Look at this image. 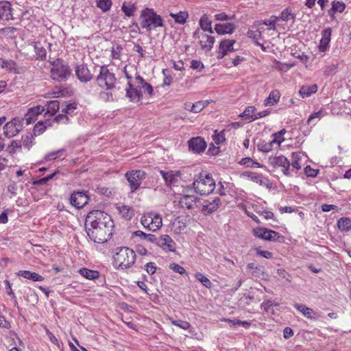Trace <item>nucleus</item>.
Masks as SVG:
<instances>
[{"mask_svg":"<svg viewBox=\"0 0 351 351\" xmlns=\"http://www.w3.org/2000/svg\"><path fill=\"white\" fill-rule=\"evenodd\" d=\"M139 19L141 27L149 33L157 27L164 26V22L161 16L151 8H147L143 10Z\"/></svg>","mask_w":351,"mask_h":351,"instance_id":"obj_1","label":"nucleus"},{"mask_svg":"<svg viewBox=\"0 0 351 351\" xmlns=\"http://www.w3.org/2000/svg\"><path fill=\"white\" fill-rule=\"evenodd\" d=\"M114 222L111 224L106 223V226L98 225L95 227L86 229L89 238L95 243H104L110 239L113 234Z\"/></svg>","mask_w":351,"mask_h":351,"instance_id":"obj_2","label":"nucleus"},{"mask_svg":"<svg viewBox=\"0 0 351 351\" xmlns=\"http://www.w3.org/2000/svg\"><path fill=\"white\" fill-rule=\"evenodd\" d=\"M193 188L195 191L201 195H209L215 188V182L211 175L203 171L199 173L194 180Z\"/></svg>","mask_w":351,"mask_h":351,"instance_id":"obj_3","label":"nucleus"},{"mask_svg":"<svg viewBox=\"0 0 351 351\" xmlns=\"http://www.w3.org/2000/svg\"><path fill=\"white\" fill-rule=\"evenodd\" d=\"M117 250L114 260L119 267L127 269L134 265L136 260V254L134 250L128 247H119Z\"/></svg>","mask_w":351,"mask_h":351,"instance_id":"obj_4","label":"nucleus"},{"mask_svg":"<svg viewBox=\"0 0 351 351\" xmlns=\"http://www.w3.org/2000/svg\"><path fill=\"white\" fill-rule=\"evenodd\" d=\"M113 222L111 217L104 211L96 210L88 213L85 220L86 229L88 228L95 227L98 225L103 226Z\"/></svg>","mask_w":351,"mask_h":351,"instance_id":"obj_5","label":"nucleus"},{"mask_svg":"<svg viewBox=\"0 0 351 351\" xmlns=\"http://www.w3.org/2000/svg\"><path fill=\"white\" fill-rule=\"evenodd\" d=\"M51 77L57 82H65L71 75V70L68 64H64L63 61L58 58L53 62V66L51 69Z\"/></svg>","mask_w":351,"mask_h":351,"instance_id":"obj_6","label":"nucleus"},{"mask_svg":"<svg viewBox=\"0 0 351 351\" xmlns=\"http://www.w3.org/2000/svg\"><path fill=\"white\" fill-rule=\"evenodd\" d=\"M96 80L101 88L111 90L114 88L117 79L114 73L110 72L106 66H102Z\"/></svg>","mask_w":351,"mask_h":351,"instance_id":"obj_7","label":"nucleus"},{"mask_svg":"<svg viewBox=\"0 0 351 351\" xmlns=\"http://www.w3.org/2000/svg\"><path fill=\"white\" fill-rule=\"evenodd\" d=\"M141 223L144 228L154 232L161 228L162 217L158 213H148L142 216Z\"/></svg>","mask_w":351,"mask_h":351,"instance_id":"obj_8","label":"nucleus"},{"mask_svg":"<svg viewBox=\"0 0 351 351\" xmlns=\"http://www.w3.org/2000/svg\"><path fill=\"white\" fill-rule=\"evenodd\" d=\"M146 173L141 170H133L127 172L125 176L130 184L131 192L133 193L137 190L143 180L145 179Z\"/></svg>","mask_w":351,"mask_h":351,"instance_id":"obj_9","label":"nucleus"},{"mask_svg":"<svg viewBox=\"0 0 351 351\" xmlns=\"http://www.w3.org/2000/svg\"><path fill=\"white\" fill-rule=\"evenodd\" d=\"M22 128V121L19 119H13L12 121L6 123L4 125V135L8 138L14 137L20 132Z\"/></svg>","mask_w":351,"mask_h":351,"instance_id":"obj_10","label":"nucleus"},{"mask_svg":"<svg viewBox=\"0 0 351 351\" xmlns=\"http://www.w3.org/2000/svg\"><path fill=\"white\" fill-rule=\"evenodd\" d=\"M269 164L273 167H281L282 171L287 176H290L289 167L291 163L289 160L284 156H278L269 158Z\"/></svg>","mask_w":351,"mask_h":351,"instance_id":"obj_11","label":"nucleus"},{"mask_svg":"<svg viewBox=\"0 0 351 351\" xmlns=\"http://www.w3.org/2000/svg\"><path fill=\"white\" fill-rule=\"evenodd\" d=\"M253 232L255 237L265 241H275L280 237L278 232L265 228L258 227Z\"/></svg>","mask_w":351,"mask_h":351,"instance_id":"obj_12","label":"nucleus"},{"mask_svg":"<svg viewBox=\"0 0 351 351\" xmlns=\"http://www.w3.org/2000/svg\"><path fill=\"white\" fill-rule=\"evenodd\" d=\"M89 197L84 191H75L70 197V203L76 208H83L88 202Z\"/></svg>","mask_w":351,"mask_h":351,"instance_id":"obj_13","label":"nucleus"},{"mask_svg":"<svg viewBox=\"0 0 351 351\" xmlns=\"http://www.w3.org/2000/svg\"><path fill=\"white\" fill-rule=\"evenodd\" d=\"M75 71L77 79L81 82H88L93 78L92 74L84 64L77 65Z\"/></svg>","mask_w":351,"mask_h":351,"instance_id":"obj_14","label":"nucleus"},{"mask_svg":"<svg viewBox=\"0 0 351 351\" xmlns=\"http://www.w3.org/2000/svg\"><path fill=\"white\" fill-rule=\"evenodd\" d=\"M235 40L224 39L220 42L217 51V58H223L228 52L234 51L233 45Z\"/></svg>","mask_w":351,"mask_h":351,"instance_id":"obj_15","label":"nucleus"},{"mask_svg":"<svg viewBox=\"0 0 351 351\" xmlns=\"http://www.w3.org/2000/svg\"><path fill=\"white\" fill-rule=\"evenodd\" d=\"M138 88H139L137 86L134 87L130 82H128L125 95L128 98L130 99L131 101L137 103L141 101L143 95L141 90H140Z\"/></svg>","mask_w":351,"mask_h":351,"instance_id":"obj_16","label":"nucleus"},{"mask_svg":"<svg viewBox=\"0 0 351 351\" xmlns=\"http://www.w3.org/2000/svg\"><path fill=\"white\" fill-rule=\"evenodd\" d=\"M157 245L164 250L173 252L175 250L176 243L169 235L165 234L158 238Z\"/></svg>","mask_w":351,"mask_h":351,"instance_id":"obj_17","label":"nucleus"},{"mask_svg":"<svg viewBox=\"0 0 351 351\" xmlns=\"http://www.w3.org/2000/svg\"><path fill=\"white\" fill-rule=\"evenodd\" d=\"M13 19L12 9L9 1H0V20L9 21Z\"/></svg>","mask_w":351,"mask_h":351,"instance_id":"obj_18","label":"nucleus"},{"mask_svg":"<svg viewBox=\"0 0 351 351\" xmlns=\"http://www.w3.org/2000/svg\"><path fill=\"white\" fill-rule=\"evenodd\" d=\"M189 149L195 153H201L206 147V143L201 137L193 138L189 141Z\"/></svg>","mask_w":351,"mask_h":351,"instance_id":"obj_19","label":"nucleus"},{"mask_svg":"<svg viewBox=\"0 0 351 351\" xmlns=\"http://www.w3.org/2000/svg\"><path fill=\"white\" fill-rule=\"evenodd\" d=\"M198 38L201 47L204 51L208 52L212 49L215 43V38L213 36L202 33L198 36Z\"/></svg>","mask_w":351,"mask_h":351,"instance_id":"obj_20","label":"nucleus"},{"mask_svg":"<svg viewBox=\"0 0 351 351\" xmlns=\"http://www.w3.org/2000/svg\"><path fill=\"white\" fill-rule=\"evenodd\" d=\"M294 307L308 319H317L319 317V315L317 313H316L313 309L307 307L304 304H295Z\"/></svg>","mask_w":351,"mask_h":351,"instance_id":"obj_21","label":"nucleus"},{"mask_svg":"<svg viewBox=\"0 0 351 351\" xmlns=\"http://www.w3.org/2000/svg\"><path fill=\"white\" fill-rule=\"evenodd\" d=\"M220 199L219 197H215L211 202L205 200L204 202L202 210L205 214H210L215 211L219 208Z\"/></svg>","mask_w":351,"mask_h":351,"instance_id":"obj_22","label":"nucleus"},{"mask_svg":"<svg viewBox=\"0 0 351 351\" xmlns=\"http://www.w3.org/2000/svg\"><path fill=\"white\" fill-rule=\"evenodd\" d=\"M160 173L165 181L167 185H171V184L176 182L178 181V177L180 175L179 171H160Z\"/></svg>","mask_w":351,"mask_h":351,"instance_id":"obj_23","label":"nucleus"},{"mask_svg":"<svg viewBox=\"0 0 351 351\" xmlns=\"http://www.w3.org/2000/svg\"><path fill=\"white\" fill-rule=\"evenodd\" d=\"M235 29V26L233 23H224V24H216L215 26V32L220 35L232 34Z\"/></svg>","mask_w":351,"mask_h":351,"instance_id":"obj_24","label":"nucleus"},{"mask_svg":"<svg viewBox=\"0 0 351 351\" xmlns=\"http://www.w3.org/2000/svg\"><path fill=\"white\" fill-rule=\"evenodd\" d=\"M19 276H22L26 279L32 280L34 282H40L44 280V277L36 272H32L27 270H21L16 273Z\"/></svg>","mask_w":351,"mask_h":351,"instance_id":"obj_25","label":"nucleus"},{"mask_svg":"<svg viewBox=\"0 0 351 351\" xmlns=\"http://www.w3.org/2000/svg\"><path fill=\"white\" fill-rule=\"evenodd\" d=\"M206 106V104L205 102L199 101L195 102V104H191L190 102L185 103L184 105V108L189 112L198 113L201 112Z\"/></svg>","mask_w":351,"mask_h":351,"instance_id":"obj_26","label":"nucleus"},{"mask_svg":"<svg viewBox=\"0 0 351 351\" xmlns=\"http://www.w3.org/2000/svg\"><path fill=\"white\" fill-rule=\"evenodd\" d=\"M51 126V121L46 119L45 121H39L34 128V134L35 136L43 134L47 128Z\"/></svg>","mask_w":351,"mask_h":351,"instance_id":"obj_27","label":"nucleus"},{"mask_svg":"<svg viewBox=\"0 0 351 351\" xmlns=\"http://www.w3.org/2000/svg\"><path fill=\"white\" fill-rule=\"evenodd\" d=\"M317 91V86L316 84L303 85L299 90V94L302 98H305L311 96L313 93H315Z\"/></svg>","mask_w":351,"mask_h":351,"instance_id":"obj_28","label":"nucleus"},{"mask_svg":"<svg viewBox=\"0 0 351 351\" xmlns=\"http://www.w3.org/2000/svg\"><path fill=\"white\" fill-rule=\"evenodd\" d=\"M247 269L251 271L252 275L254 277L262 278L265 274L263 267L257 265L254 263H248Z\"/></svg>","mask_w":351,"mask_h":351,"instance_id":"obj_29","label":"nucleus"},{"mask_svg":"<svg viewBox=\"0 0 351 351\" xmlns=\"http://www.w3.org/2000/svg\"><path fill=\"white\" fill-rule=\"evenodd\" d=\"M195 203L196 197L193 195H184L180 200V206L187 209L193 208Z\"/></svg>","mask_w":351,"mask_h":351,"instance_id":"obj_30","label":"nucleus"},{"mask_svg":"<svg viewBox=\"0 0 351 351\" xmlns=\"http://www.w3.org/2000/svg\"><path fill=\"white\" fill-rule=\"evenodd\" d=\"M280 97V93L278 90H274L270 92L268 97L264 101V105L274 106L279 101Z\"/></svg>","mask_w":351,"mask_h":351,"instance_id":"obj_31","label":"nucleus"},{"mask_svg":"<svg viewBox=\"0 0 351 351\" xmlns=\"http://www.w3.org/2000/svg\"><path fill=\"white\" fill-rule=\"evenodd\" d=\"M117 210L119 211V213L122 216V217L127 220L131 219L134 215V211L129 206H117Z\"/></svg>","mask_w":351,"mask_h":351,"instance_id":"obj_32","label":"nucleus"},{"mask_svg":"<svg viewBox=\"0 0 351 351\" xmlns=\"http://www.w3.org/2000/svg\"><path fill=\"white\" fill-rule=\"evenodd\" d=\"M278 21V18L277 16L272 15L269 20L256 21L255 24L257 26H260L261 25H265L269 26L268 29L270 30H276V23Z\"/></svg>","mask_w":351,"mask_h":351,"instance_id":"obj_33","label":"nucleus"},{"mask_svg":"<svg viewBox=\"0 0 351 351\" xmlns=\"http://www.w3.org/2000/svg\"><path fill=\"white\" fill-rule=\"evenodd\" d=\"M186 228V224L183 220L179 219H175L172 223V230L176 234L183 233Z\"/></svg>","mask_w":351,"mask_h":351,"instance_id":"obj_34","label":"nucleus"},{"mask_svg":"<svg viewBox=\"0 0 351 351\" xmlns=\"http://www.w3.org/2000/svg\"><path fill=\"white\" fill-rule=\"evenodd\" d=\"M211 21L209 20L206 14H204L199 20V25L204 32H208L210 34L213 33L211 27Z\"/></svg>","mask_w":351,"mask_h":351,"instance_id":"obj_35","label":"nucleus"},{"mask_svg":"<svg viewBox=\"0 0 351 351\" xmlns=\"http://www.w3.org/2000/svg\"><path fill=\"white\" fill-rule=\"evenodd\" d=\"M278 21L280 20L283 21H289L290 20H294L295 14L292 12L291 8L288 7L283 10L280 16H277Z\"/></svg>","mask_w":351,"mask_h":351,"instance_id":"obj_36","label":"nucleus"},{"mask_svg":"<svg viewBox=\"0 0 351 351\" xmlns=\"http://www.w3.org/2000/svg\"><path fill=\"white\" fill-rule=\"evenodd\" d=\"M169 16L172 17L176 23L178 24H184L186 21V19L189 17V14L187 12H179L178 13L173 14L170 13Z\"/></svg>","mask_w":351,"mask_h":351,"instance_id":"obj_37","label":"nucleus"},{"mask_svg":"<svg viewBox=\"0 0 351 351\" xmlns=\"http://www.w3.org/2000/svg\"><path fill=\"white\" fill-rule=\"evenodd\" d=\"M80 274L89 280H94L99 278V272L95 270L88 269L86 268H82L80 270Z\"/></svg>","mask_w":351,"mask_h":351,"instance_id":"obj_38","label":"nucleus"},{"mask_svg":"<svg viewBox=\"0 0 351 351\" xmlns=\"http://www.w3.org/2000/svg\"><path fill=\"white\" fill-rule=\"evenodd\" d=\"M121 10L127 16L130 17L134 14L136 8L134 3L125 1L122 5Z\"/></svg>","mask_w":351,"mask_h":351,"instance_id":"obj_39","label":"nucleus"},{"mask_svg":"<svg viewBox=\"0 0 351 351\" xmlns=\"http://www.w3.org/2000/svg\"><path fill=\"white\" fill-rule=\"evenodd\" d=\"M337 226L341 231H348L351 228V219L342 217L338 220Z\"/></svg>","mask_w":351,"mask_h":351,"instance_id":"obj_40","label":"nucleus"},{"mask_svg":"<svg viewBox=\"0 0 351 351\" xmlns=\"http://www.w3.org/2000/svg\"><path fill=\"white\" fill-rule=\"evenodd\" d=\"M34 51L36 53V59H45L47 51L45 48L42 46L40 43H36L34 45Z\"/></svg>","mask_w":351,"mask_h":351,"instance_id":"obj_41","label":"nucleus"},{"mask_svg":"<svg viewBox=\"0 0 351 351\" xmlns=\"http://www.w3.org/2000/svg\"><path fill=\"white\" fill-rule=\"evenodd\" d=\"M195 278L197 280L200 282L205 287L211 288L213 285L211 281L203 274L200 272H197L195 274Z\"/></svg>","mask_w":351,"mask_h":351,"instance_id":"obj_42","label":"nucleus"},{"mask_svg":"<svg viewBox=\"0 0 351 351\" xmlns=\"http://www.w3.org/2000/svg\"><path fill=\"white\" fill-rule=\"evenodd\" d=\"M59 108L60 105L58 101H50L47 102V114H49L51 116H52L59 110Z\"/></svg>","mask_w":351,"mask_h":351,"instance_id":"obj_43","label":"nucleus"},{"mask_svg":"<svg viewBox=\"0 0 351 351\" xmlns=\"http://www.w3.org/2000/svg\"><path fill=\"white\" fill-rule=\"evenodd\" d=\"M255 111L256 108L254 106H248L243 112L242 116L245 117V119L248 120L250 122L254 121L255 119H252V118L256 114Z\"/></svg>","mask_w":351,"mask_h":351,"instance_id":"obj_44","label":"nucleus"},{"mask_svg":"<svg viewBox=\"0 0 351 351\" xmlns=\"http://www.w3.org/2000/svg\"><path fill=\"white\" fill-rule=\"evenodd\" d=\"M97 5L99 8L103 12L108 11L112 5L111 0H97Z\"/></svg>","mask_w":351,"mask_h":351,"instance_id":"obj_45","label":"nucleus"},{"mask_svg":"<svg viewBox=\"0 0 351 351\" xmlns=\"http://www.w3.org/2000/svg\"><path fill=\"white\" fill-rule=\"evenodd\" d=\"M21 141L23 143V145L27 149H29L33 145V136L32 134H27L25 136H22Z\"/></svg>","mask_w":351,"mask_h":351,"instance_id":"obj_46","label":"nucleus"},{"mask_svg":"<svg viewBox=\"0 0 351 351\" xmlns=\"http://www.w3.org/2000/svg\"><path fill=\"white\" fill-rule=\"evenodd\" d=\"M247 35L249 38L254 40L258 45H261L263 48L264 47L263 44H260L257 42V40L261 38V32L260 30L253 31L250 29L247 32Z\"/></svg>","mask_w":351,"mask_h":351,"instance_id":"obj_47","label":"nucleus"},{"mask_svg":"<svg viewBox=\"0 0 351 351\" xmlns=\"http://www.w3.org/2000/svg\"><path fill=\"white\" fill-rule=\"evenodd\" d=\"M226 132V130H223L219 133H217V130L215 131V134L213 136V138L216 144H219L225 141V134Z\"/></svg>","mask_w":351,"mask_h":351,"instance_id":"obj_48","label":"nucleus"},{"mask_svg":"<svg viewBox=\"0 0 351 351\" xmlns=\"http://www.w3.org/2000/svg\"><path fill=\"white\" fill-rule=\"evenodd\" d=\"M247 177L252 181L258 183L259 184H263V176L261 174H258L254 172H249L247 173Z\"/></svg>","mask_w":351,"mask_h":351,"instance_id":"obj_49","label":"nucleus"},{"mask_svg":"<svg viewBox=\"0 0 351 351\" xmlns=\"http://www.w3.org/2000/svg\"><path fill=\"white\" fill-rule=\"evenodd\" d=\"M240 164L243 165H245V166H246L247 167H261L260 163L254 161L250 158H242L241 162H240Z\"/></svg>","mask_w":351,"mask_h":351,"instance_id":"obj_50","label":"nucleus"},{"mask_svg":"<svg viewBox=\"0 0 351 351\" xmlns=\"http://www.w3.org/2000/svg\"><path fill=\"white\" fill-rule=\"evenodd\" d=\"M171 323L176 326H178L184 330H188L191 327V324L189 322L186 321H182V320H173L172 319H170Z\"/></svg>","mask_w":351,"mask_h":351,"instance_id":"obj_51","label":"nucleus"},{"mask_svg":"<svg viewBox=\"0 0 351 351\" xmlns=\"http://www.w3.org/2000/svg\"><path fill=\"white\" fill-rule=\"evenodd\" d=\"M277 274L279 277H280L282 279H285L288 282H291L292 278L291 275L286 271L285 269L280 268L277 269Z\"/></svg>","mask_w":351,"mask_h":351,"instance_id":"obj_52","label":"nucleus"},{"mask_svg":"<svg viewBox=\"0 0 351 351\" xmlns=\"http://www.w3.org/2000/svg\"><path fill=\"white\" fill-rule=\"evenodd\" d=\"M64 151V149H60L57 151L51 152L45 156V159L48 160H54L56 158L60 157Z\"/></svg>","mask_w":351,"mask_h":351,"instance_id":"obj_53","label":"nucleus"},{"mask_svg":"<svg viewBox=\"0 0 351 351\" xmlns=\"http://www.w3.org/2000/svg\"><path fill=\"white\" fill-rule=\"evenodd\" d=\"M346 5L341 1H333L332 5V9L335 12L341 13L344 11Z\"/></svg>","mask_w":351,"mask_h":351,"instance_id":"obj_54","label":"nucleus"},{"mask_svg":"<svg viewBox=\"0 0 351 351\" xmlns=\"http://www.w3.org/2000/svg\"><path fill=\"white\" fill-rule=\"evenodd\" d=\"M1 66L3 69H7L10 71L14 70L16 68V63L14 61L10 60H2Z\"/></svg>","mask_w":351,"mask_h":351,"instance_id":"obj_55","label":"nucleus"},{"mask_svg":"<svg viewBox=\"0 0 351 351\" xmlns=\"http://www.w3.org/2000/svg\"><path fill=\"white\" fill-rule=\"evenodd\" d=\"M45 108L43 106H37L33 108H31L28 110V115H33L36 117L40 114L43 111Z\"/></svg>","mask_w":351,"mask_h":351,"instance_id":"obj_56","label":"nucleus"},{"mask_svg":"<svg viewBox=\"0 0 351 351\" xmlns=\"http://www.w3.org/2000/svg\"><path fill=\"white\" fill-rule=\"evenodd\" d=\"M326 113L322 110V109H320L319 111L317 112H315L314 113H312L308 120H307V123L308 124H311V121L314 119H316V118H318V119H320L323 117L325 116Z\"/></svg>","mask_w":351,"mask_h":351,"instance_id":"obj_57","label":"nucleus"},{"mask_svg":"<svg viewBox=\"0 0 351 351\" xmlns=\"http://www.w3.org/2000/svg\"><path fill=\"white\" fill-rule=\"evenodd\" d=\"M258 150L262 152H269L271 151V145L268 144L267 142L263 141L258 143L257 145Z\"/></svg>","mask_w":351,"mask_h":351,"instance_id":"obj_58","label":"nucleus"},{"mask_svg":"<svg viewBox=\"0 0 351 351\" xmlns=\"http://www.w3.org/2000/svg\"><path fill=\"white\" fill-rule=\"evenodd\" d=\"M169 268L171 269L173 271L180 274H184L186 273L185 269L182 266L176 263L170 264Z\"/></svg>","mask_w":351,"mask_h":351,"instance_id":"obj_59","label":"nucleus"},{"mask_svg":"<svg viewBox=\"0 0 351 351\" xmlns=\"http://www.w3.org/2000/svg\"><path fill=\"white\" fill-rule=\"evenodd\" d=\"M22 144L18 141H12L10 145L8 147L9 152L14 154L16 152L15 149H21Z\"/></svg>","mask_w":351,"mask_h":351,"instance_id":"obj_60","label":"nucleus"},{"mask_svg":"<svg viewBox=\"0 0 351 351\" xmlns=\"http://www.w3.org/2000/svg\"><path fill=\"white\" fill-rule=\"evenodd\" d=\"M58 123H67L69 122V117L64 114H59L53 120Z\"/></svg>","mask_w":351,"mask_h":351,"instance_id":"obj_61","label":"nucleus"},{"mask_svg":"<svg viewBox=\"0 0 351 351\" xmlns=\"http://www.w3.org/2000/svg\"><path fill=\"white\" fill-rule=\"evenodd\" d=\"M139 88L143 89L144 92L147 93L149 96L153 95L154 89L150 84L145 82Z\"/></svg>","mask_w":351,"mask_h":351,"instance_id":"obj_62","label":"nucleus"},{"mask_svg":"<svg viewBox=\"0 0 351 351\" xmlns=\"http://www.w3.org/2000/svg\"><path fill=\"white\" fill-rule=\"evenodd\" d=\"M332 30L330 28H326L322 32V40L330 41Z\"/></svg>","mask_w":351,"mask_h":351,"instance_id":"obj_63","label":"nucleus"},{"mask_svg":"<svg viewBox=\"0 0 351 351\" xmlns=\"http://www.w3.org/2000/svg\"><path fill=\"white\" fill-rule=\"evenodd\" d=\"M304 172L308 177H316L318 173L317 170L312 169L309 165H307L304 168Z\"/></svg>","mask_w":351,"mask_h":351,"instance_id":"obj_64","label":"nucleus"}]
</instances>
